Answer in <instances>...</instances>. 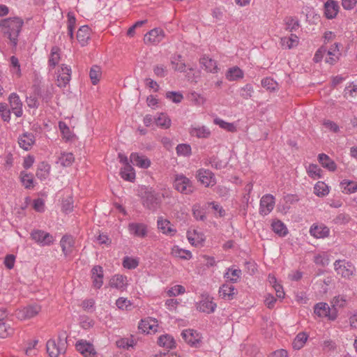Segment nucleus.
I'll return each mask as SVG.
<instances>
[{
	"label": "nucleus",
	"instance_id": "nucleus-1",
	"mask_svg": "<svg viewBox=\"0 0 357 357\" xmlns=\"http://www.w3.org/2000/svg\"><path fill=\"white\" fill-rule=\"evenodd\" d=\"M23 24V20L17 17H9L0 21L2 31L9 38L14 47H16L17 45V38Z\"/></svg>",
	"mask_w": 357,
	"mask_h": 357
},
{
	"label": "nucleus",
	"instance_id": "nucleus-2",
	"mask_svg": "<svg viewBox=\"0 0 357 357\" xmlns=\"http://www.w3.org/2000/svg\"><path fill=\"white\" fill-rule=\"evenodd\" d=\"M138 195L142 199L143 206L149 210L155 211L160 204V197L145 186L139 188Z\"/></svg>",
	"mask_w": 357,
	"mask_h": 357
},
{
	"label": "nucleus",
	"instance_id": "nucleus-3",
	"mask_svg": "<svg viewBox=\"0 0 357 357\" xmlns=\"http://www.w3.org/2000/svg\"><path fill=\"white\" fill-rule=\"evenodd\" d=\"M47 351L50 357H58L63 354L66 349L65 337H59L57 340H50L46 344Z\"/></svg>",
	"mask_w": 357,
	"mask_h": 357
},
{
	"label": "nucleus",
	"instance_id": "nucleus-4",
	"mask_svg": "<svg viewBox=\"0 0 357 357\" xmlns=\"http://www.w3.org/2000/svg\"><path fill=\"white\" fill-rule=\"evenodd\" d=\"M333 265L336 273L344 278L349 279L356 271L354 264L345 259L336 260Z\"/></svg>",
	"mask_w": 357,
	"mask_h": 357
},
{
	"label": "nucleus",
	"instance_id": "nucleus-5",
	"mask_svg": "<svg viewBox=\"0 0 357 357\" xmlns=\"http://www.w3.org/2000/svg\"><path fill=\"white\" fill-rule=\"evenodd\" d=\"M40 310V305L37 304L29 305L16 310L15 316L20 320H26L34 317Z\"/></svg>",
	"mask_w": 357,
	"mask_h": 357
},
{
	"label": "nucleus",
	"instance_id": "nucleus-6",
	"mask_svg": "<svg viewBox=\"0 0 357 357\" xmlns=\"http://www.w3.org/2000/svg\"><path fill=\"white\" fill-rule=\"evenodd\" d=\"M314 313L319 317H327L330 320H335L337 317V312L333 310L326 303L321 302L314 305Z\"/></svg>",
	"mask_w": 357,
	"mask_h": 357
},
{
	"label": "nucleus",
	"instance_id": "nucleus-7",
	"mask_svg": "<svg viewBox=\"0 0 357 357\" xmlns=\"http://www.w3.org/2000/svg\"><path fill=\"white\" fill-rule=\"evenodd\" d=\"M31 238L42 246L51 245L54 241L53 236L43 230H34L31 234Z\"/></svg>",
	"mask_w": 357,
	"mask_h": 357
},
{
	"label": "nucleus",
	"instance_id": "nucleus-8",
	"mask_svg": "<svg viewBox=\"0 0 357 357\" xmlns=\"http://www.w3.org/2000/svg\"><path fill=\"white\" fill-rule=\"evenodd\" d=\"M275 206V199L271 195H266L263 196L260 200L259 212L263 215L269 214L273 209Z\"/></svg>",
	"mask_w": 357,
	"mask_h": 357
},
{
	"label": "nucleus",
	"instance_id": "nucleus-9",
	"mask_svg": "<svg viewBox=\"0 0 357 357\" xmlns=\"http://www.w3.org/2000/svg\"><path fill=\"white\" fill-rule=\"evenodd\" d=\"M181 336L188 344L197 347L199 344L201 336L199 333L193 329H186L182 331Z\"/></svg>",
	"mask_w": 357,
	"mask_h": 357
},
{
	"label": "nucleus",
	"instance_id": "nucleus-10",
	"mask_svg": "<svg viewBox=\"0 0 357 357\" xmlns=\"http://www.w3.org/2000/svg\"><path fill=\"white\" fill-rule=\"evenodd\" d=\"M109 285L112 288L123 291L128 286L127 277L120 274L114 275L110 278Z\"/></svg>",
	"mask_w": 357,
	"mask_h": 357
},
{
	"label": "nucleus",
	"instance_id": "nucleus-11",
	"mask_svg": "<svg viewBox=\"0 0 357 357\" xmlns=\"http://www.w3.org/2000/svg\"><path fill=\"white\" fill-rule=\"evenodd\" d=\"M130 234L138 237L144 238L147 235V226L144 223L131 222L128 226Z\"/></svg>",
	"mask_w": 357,
	"mask_h": 357
},
{
	"label": "nucleus",
	"instance_id": "nucleus-12",
	"mask_svg": "<svg viewBox=\"0 0 357 357\" xmlns=\"http://www.w3.org/2000/svg\"><path fill=\"white\" fill-rule=\"evenodd\" d=\"M9 103L13 112L17 117L22 115V102L16 93H12L8 98Z\"/></svg>",
	"mask_w": 357,
	"mask_h": 357
},
{
	"label": "nucleus",
	"instance_id": "nucleus-13",
	"mask_svg": "<svg viewBox=\"0 0 357 357\" xmlns=\"http://www.w3.org/2000/svg\"><path fill=\"white\" fill-rule=\"evenodd\" d=\"M165 37L164 31L159 28H155L148 32L144 38L145 43H158Z\"/></svg>",
	"mask_w": 357,
	"mask_h": 357
},
{
	"label": "nucleus",
	"instance_id": "nucleus-14",
	"mask_svg": "<svg viewBox=\"0 0 357 357\" xmlns=\"http://www.w3.org/2000/svg\"><path fill=\"white\" fill-rule=\"evenodd\" d=\"M158 327V321L151 318L142 319L138 326L139 330L146 333L156 332Z\"/></svg>",
	"mask_w": 357,
	"mask_h": 357
},
{
	"label": "nucleus",
	"instance_id": "nucleus-15",
	"mask_svg": "<svg viewBox=\"0 0 357 357\" xmlns=\"http://www.w3.org/2000/svg\"><path fill=\"white\" fill-rule=\"evenodd\" d=\"M130 160L134 165L143 169H146L151 165V161L147 157L137 153H132Z\"/></svg>",
	"mask_w": 357,
	"mask_h": 357
},
{
	"label": "nucleus",
	"instance_id": "nucleus-16",
	"mask_svg": "<svg viewBox=\"0 0 357 357\" xmlns=\"http://www.w3.org/2000/svg\"><path fill=\"white\" fill-rule=\"evenodd\" d=\"M36 141L35 136L31 132H24L18 138V144L21 148L28 151L31 149Z\"/></svg>",
	"mask_w": 357,
	"mask_h": 357
},
{
	"label": "nucleus",
	"instance_id": "nucleus-17",
	"mask_svg": "<svg viewBox=\"0 0 357 357\" xmlns=\"http://www.w3.org/2000/svg\"><path fill=\"white\" fill-rule=\"evenodd\" d=\"M91 278L93 287L100 289L103 284V268L100 266H95L91 270Z\"/></svg>",
	"mask_w": 357,
	"mask_h": 357
},
{
	"label": "nucleus",
	"instance_id": "nucleus-18",
	"mask_svg": "<svg viewBox=\"0 0 357 357\" xmlns=\"http://www.w3.org/2000/svg\"><path fill=\"white\" fill-rule=\"evenodd\" d=\"M60 245L65 256L70 255L74 249L75 241L72 236L65 235L60 241Z\"/></svg>",
	"mask_w": 357,
	"mask_h": 357
},
{
	"label": "nucleus",
	"instance_id": "nucleus-19",
	"mask_svg": "<svg viewBox=\"0 0 357 357\" xmlns=\"http://www.w3.org/2000/svg\"><path fill=\"white\" fill-rule=\"evenodd\" d=\"M76 349L85 357H95L96 356L93 345L85 341H79L76 344Z\"/></svg>",
	"mask_w": 357,
	"mask_h": 357
},
{
	"label": "nucleus",
	"instance_id": "nucleus-20",
	"mask_svg": "<svg viewBox=\"0 0 357 357\" xmlns=\"http://www.w3.org/2000/svg\"><path fill=\"white\" fill-rule=\"evenodd\" d=\"M310 234L317 238H323L329 235V229L324 225H312L310 229Z\"/></svg>",
	"mask_w": 357,
	"mask_h": 357
},
{
	"label": "nucleus",
	"instance_id": "nucleus-21",
	"mask_svg": "<svg viewBox=\"0 0 357 357\" xmlns=\"http://www.w3.org/2000/svg\"><path fill=\"white\" fill-rule=\"evenodd\" d=\"M157 225L158 229L166 235L172 236L176 232V230L171 227L170 222L167 219H164L162 217L158 218Z\"/></svg>",
	"mask_w": 357,
	"mask_h": 357
},
{
	"label": "nucleus",
	"instance_id": "nucleus-22",
	"mask_svg": "<svg viewBox=\"0 0 357 357\" xmlns=\"http://www.w3.org/2000/svg\"><path fill=\"white\" fill-rule=\"evenodd\" d=\"M338 8L339 6L335 1H326L324 4V14L326 18H335L338 13Z\"/></svg>",
	"mask_w": 357,
	"mask_h": 357
},
{
	"label": "nucleus",
	"instance_id": "nucleus-23",
	"mask_svg": "<svg viewBox=\"0 0 357 357\" xmlns=\"http://www.w3.org/2000/svg\"><path fill=\"white\" fill-rule=\"evenodd\" d=\"M158 344L166 349H172L176 347L174 338L169 334L162 335L158 337Z\"/></svg>",
	"mask_w": 357,
	"mask_h": 357
},
{
	"label": "nucleus",
	"instance_id": "nucleus-24",
	"mask_svg": "<svg viewBox=\"0 0 357 357\" xmlns=\"http://www.w3.org/2000/svg\"><path fill=\"white\" fill-rule=\"evenodd\" d=\"M236 293V291L234 285L230 284H224L220 287L219 289L220 296L225 300L229 301L233 299Z\"/></svg>",
	"mask_w": 357,
	"mask_h": 357
},
{
	"label": "nucleus",
	"instance_id": "nucleus-25",
	"mask_svg": "<svg viewBox=\"0 0 357 357\" xmlns=\"http://www.w3.org/2000/svg\"><path fill=\"white\" fill-rule=\"evenodd\" d=\"M174 187L176 190L184 194H188L193 190L190 180H174Z\"/></svg>",
	"mask_w": 357,
	"mask_h": 357
},
{
	"label": "nucleus",
	"instance_id": "nucleus-26",
	"mask_svg": "<svg viewBox=\"0 0 357 357\" xmlns=\"http://www.w3.org/2000/svg\"><path fill=\"white\" fill-rule=\"evenodd\" d=\"M318 160L323 167L328 169L331 172H334L337 168L334 160L325 153L319 154Z\"/></svg>",
	"mask_w": 357,
	"mask_h": 357
},
{
	"label": "nucleus",
	"instance_id": "nucleus-27",
	"mask_svg": "<svg viewBox=\"0 0 357 357\" xmlns=\"http://www.w3.org/2000/svg\"><path fill=\"white\" fill-rule=\"evenodd\" d=\"M90 29L88 26H82L78 29L77 39L82 46H84L87 44L90 38Z\"/></svg>",
	"mask_w": 357,
	"mask_h": 357
},
{
	"label": "nucleus",
	"instance_id": "nucleus-28",
	"mask_svg": "<svg viewBox=\"0 0 357 357\" xmlns=\"http://www.w3.org/2000/svg\"><path fill=\"white\" fill-rule=\"evenodd\" d=\"M340 186L344 193L351 194L357 191V182L354 180H343Z\"/></svg>",
	"mask_w": 357,
	"mask_h": 357
},
{
	"label": "nucleus",
	"instance_id": "nucleus-29",
	"mask_svg": "<svg viewBox=\"0 0 357 357\" xmlns=\"http://www.w3.org/2000/svg\"><path fill=\"white\" fill-rule=\"evenodd\" d=\"M273 231L281 237L287 236L288 229L286 225L280 220H274L271 224Z\"/></svg>",
	"mask_w": 357,
	"mask_h": 357
},
{
	"label": "nucleus",
	"instance_id": "nucleus-30",
	"mask_svg": "<svg viewBox=\"0 0 357 357\" xmlns=\"http://www.w3.org/2000/svg\"><path fill=\"white\" fill-rule=\"evenodd\" d=\"M244 73L243 70L237 66L230 68L227 73L226 78L229 81H236L243 77Z\"/></svg>",
	"mask_w": 357,
	"mask_h": 357
},
{
	"label": "nucleus",
	"instance_id": "nucleus-31",
	"mask_svg": "<svg viewBox=\"0 0 357 357\" xmlns=\"http://www.w3.org/2000/svg\"><path fill=\"white\" fill-rule=\"evenodd\" d=\"M60 52L61 50L59 47L54 46L52 47L48 60V64L52 68H55L59 63L60 61Z\"/></svg>",
	"mask_w": 357,
	"mask_h": 357
},
{
	"label": "nucleus",
	"instance_id": "nucleus-32",
	"mask_svg": "<svg viewBox=\"0 0 357 357\" xmlns=\"http://www.w3.org/2000/svg\"><path fill=\"white\" fill-rule=\"evenodd\" d=\"M241 271L234 268H229L224 274V278L227 281L235 283L241 278Z\"/></svg>",
	"mask_w": 357,
	"mask_h": 357
},
{
	"label": "nucleus",
	"instance_id": "nucleus-33",
	"mask_svg": "<svg viewBox=\"0 0 357 357\" xmlns=\"http://www.w3.org/2000/svg\"><path fill=\"white\" fill-rule=\"evenodd\" d=\"M217 307L216 303L213 301V298L208 296L204 297L202 295V312L208 314L213 312Z\"/></svg>",
	"mask_w": 357,
	"mask_h": 357
},
{
	"label": "nucleus",
	"instance_id": "nucleus-34",
	"mask_svg": "<svg viewBox=\"0 0 357 357\" xmlns=\"http://www.w3.org/2000/svg\"><path fill=\"white\" fill-rule=\"evenodd\" d=\"M171 254L174 257L183 259H190L192 257V254L189 250L180 248L177 245L173 246L172 248Z\"/></svg>",
	"mask_w": 357,
	"mask_h": 357
},
{
	"label": "nucleus",
	"instance_id": "nucleus-35",
	"mask_svg": "<svg viewBox=\"0 0 357 357\" xmlns=\"http://www.w3.org/2000/svg\"><path fill=\"white\" fill-rule=\"evenodd\" d=\"M308 335L306 333H299L294 338L292 342V347L296 350L303 348L307 340Z\"/></svg>",
	"mask_w": 357,
	"mask_h": 357
},
{
	"label": "nucleus",
	"instance_id": "nucleus-36",
	"mask_svg": "<svg viewBox=\"0 0 357 357\" xmlns=\"http://www.w3.org/2000/svg\"><path fill=\"white\" fill-rule=\"evenodd\" d=\"M187 238L189 243L192 245L197 246L201 243V234L195 229H190L188 231Z\"/></svg>",
	"mask_w": 357,
	"mask_h": 357
},
{
	"label": "nucleus",
	"instance_id": "nucleus-37",
	"mask_svg": "<svg viewBox=\"0 0 357 357\" xmlns=\"http://www.w3.org/2000/svg\"><path fill=\"white\" fill-rule=\"evenodd\" d=\"M202 66H204L205 70L210 73H216L218 66L216 61L208 56H202Z\"/></svg>",
	"mask_w": 357,
	"mask_h": 357
},
{
	"label": "nucleus",
	"instance_id": "nucleus-38",
	"mask_svg": "<svg viewBox=\"0 0 357 357\" xmlns=\"http://www.w3.org/2000/svg\"><path fill=\"white\" fill-rule=\"evenodd\" d=\"M347 305V298L345 296L338 295L335 296L331 301V305L333 307V310H336L337 312V309L343 308Z\"/></svg>",
	"mask_w": 357,
	"mask_h": 357
},
{
	"label": "nucleus",
	"instance_id": "nucleus-39",
	"mask_svg": "<svg viewBox=\"0 0 357 357\" xmlns=\"http://www.w3.org/2000/svg\"><path fill=\"white\" fill-rule=\"evenodd\" d=\"M213 122L215 125L219 126L221 128L231 132H234L236 131V127L233 123H228L225 121L224 120L220 119V118H215L213 120Z\"/></svg>",
	"mask_w": 357,
	"mask_h": 357
},
{
	"label": "nucleus",
	"instance_id": "nucleus-40",
	"mask_svg": "<svg viewBox=\"0 0 357 357\" xmlns=\"http://www.w3.org/2000/svg\"><path fill=\"white\" fill-rule=\"evenodd\" d=\"M314 193L319 197H323L328 194L329 187L323 181H318L314 185Z\"/></svg>",
	"mask_w": 357,
	"mask_h": 357
},
{
	"label": "nucleus",
	"instance_id": "nucleus-41",
	"mask_svg": "<svg viewBox=\"0 0 357 357\" xmlns=\"http://www.w3.org/2000/svg\"><path fill=\"white\" fill-rule=\"evenodd\" d=\"M101 68L98 66H93L89 72V77L93 85L98 84L101 77Z\"/></svg>",
	"mask_w": 357,
	"mask_h": 357
},
{
	"label": "nucleus",
	"instance_id": "nucleus-42",
	"mask_svg": "<svg viewBox=\"0 0 357 357\" xmlns=\"http://www.w3.org/2000/svg\"><path fill=\"white\" fill-rule=\"evenodd\" d=\"M154 121L158 126L162 128H168L171 125L170 119L163 113H161L158 117L155 118Z\"/></svg>",
	"mask_w": 357,
	"mask_h": 357
},
{
	"label": "nucleus",
	"instance_id": "nucleus-43",
	"mask_svg": "<svg viewBox=\"0 0 357 357\" xmlns=\"http://www.w3.org/2000/svg\"><path fill=\"white\" fill-rule=\"evenodd\" d=\"M122 178H135V172L134 168L130 164H126L121 170Z\"/></svg>",
	"mask_w": 357,
	"mask_h": 357
},
{
	"label": "nucleus",
	"instance_id": "nucleus-44",
	"mask_svg": "<svg viewBox=\"0 0 357 357\" xmlns=\"http://www.w3.org/2000/svg\"><path fill=\"white\" fill-rule=\"evenodd\" d=\"M176 151L178 156L188 157L191 154V147L188 144H179L176 147Z\"/></svg>",
	"mask_w": 357,
	"mask_h": 357
},
{
	"label": "nucleus",
	"instance_id": "nucleus-45",
	"mask_svg": "<svg viewBox=\"0 0 357 357\" xmlns=\"http://www.w3.org/2000/svg\"><path fill=\"white\" fill-rule=\"evenodd\" d=\"M50 166L48 164L42 162L38 165L36 171L38 178H45L49 176Z\"/></svg>",
	"mask_w": 357,
	"mask_h": 357
},
{
	"label": "nucleus",
	"instance_id": "nucleus-46",
	"mask_svg": "<svg viewBox=\"0 0 357 357\" xmlns=\"http://www.w3.org/2000/svg\"><path fill=\"white\" fill-rule=\"evenodd\" d=\"M171 63L175 70L180 72H184L185 70L186 66L181 60V56L180 55H178L176 57H174L172 59Z\"/></svg>",
	"mask_w": 357,
	"mask_h": 357
},
{
	"label": "nucleus",
	"instance_id": "nucleus-47",
	"mask_svg": "<svg viewBox=\"0 0 357 357\" xmlns=\"http://www.w3.org/2000/svg\"><path fill=\"white\" fill-rule=\"evenodd\" d=\"M307 172L310 177L317 176L319 178H321L323 176V171L317 165H310L307 168Z\"/></svg>",
	"mask_w": 357,
	"mask_h": 357
},
{
	"label": "nucleus",
	"instance_id": "nucleus-48",
	"mask_svg": "<svg viewBox=\"0 0 357 357\" xmlns=\"http://www.w3.org/2000/svg\"><path fill=\"white\" fill-rule=\"evenodd\" d=\"M138 264L139 261L135 258L125 257L123 259V266L128 269H135Z\"/></svg>",
	"mask_w": 357,
	"mask_h": 357
},
{
	"label": "nucleus",
	"instance_id": "nucleus-49",
	"mask_svg": "<svg viewBox=\"0 0 357 357\" xmlns=\"http://www.w3.org/2000/svg\"><path fill=\"white\" fill-rule=\"evenodd\" d=\"M254 92L253 87L251 84H247L241 89V96L244 99H249L252 97V93Z\"/></svg>",
	"mask_w": 357,
	"mask_h": 357
},
{
	"label": "nucleus",
	"instance_id": "nucleus-50",
	"mask_svg": "<svg viewBox=\"0 0 357 357\" xmlns=\"http://www.w3.org/2000/svg\"><path fill=\"white\" fill-rule=\"evenodd\" d=\"M185 289L184 287H183L182 285H175V286L171 287L167 291V294L169 297H172V296H176L180 294H183L185 293Z\"/></svg>",
	"mask_w": 357,
	"mask_h": 357
},
{
	"label": "nucleus",
	"instance_id": "nucleus-51",
	"mask_svg": "<svg viewBox=\"0 0 357 357\" xmlns=\"http://www.w3.org/2000/svg\"><path fill=\"white\" fill-rule=\"evenodd\" d=\"M60 162L63 166H69L74 161V156L71 153H63L59 158Z\"/></svg>",
	"mask_w": 357,
	"mask_h": 357
},
{
	"label": "nucleus",
	"instance_id": "nucleus-52",
	"mask_svg": "<svg viewBox=\"0 0 357 357\" xmlns=\"http://www.w3.org/2000/svg\"><path fill=\"white\" fill-rule=\"evenodd\" d=\"M261 85L267 90L274 91L277 86V82L270 77L264 78L261 80Z\"/></svg>",
	"mask_w": 357,
	"mask_h": 357
},
{
	"label": "nucleus",
	"instance_id": "nucleus-53",
	"mask_svg": "<svg viewBox=\"0 0 357 357\" xmlns=\"http://www.w3.org/2000/svg\"><path fill=\"white\" fill-rule=\"evenodd\" d=\"M132 303L130 301L126 298L120 297L116 301V305L121 310H128V307L131 306Z\"/></svg>",
	"mask_w": 357,
	"mask_h": 357
},
{
	"label": "nucleus",
	"instance_id": "nucleus-54",
	"mask_svg": "<svg viewBox=\"0 0 357 357\" xmlns=\"http://www.w3.org/2000/svg\"><path fill=\"white\" fill-rule=\"evenodd\" d=\"M0 114L4 121L8 122L10 119V112L6 103H0Z\"/></svg>",
	"mask_w": 357,
	"mask_h": 357
},
{
	"label": "nucleus",
	"instance_id": "nucleus-55",
	"mask_svg": "<svg viewBox=\"0 0 357 357\" xmlns=\"http://www.w3.org/2000/svg\"><path fill=\"white\" fill-rule=\"evenodd\" d=\"M154 74L158 77H164L167 75V70L164 65H156L153 67Z\"/></svg>",
	"mask_w": 357,
	"mask_h": 357
},
{
	"label": "nucleus",
	"instance_id": "nucleus-56",
	"mask_svg": "<svg viewBox=\"0 0 357 357\" xmlns=\"http://www.w3.org/2000/svg\"><path fill=\"white\" fill-rule=\"evenodd\" d=\"M180 304V300L176 298H169L165 301V305L169 311H174Z\"/></svg>",
	"mask_w": 357,
	"mask_h": 357
},
{
	"label": "nucleus",
	"instance_id": "nucleus-57",
	"mask_svg": "<svg viewBox=\"0 0 357 357\" xmlns=\"http://www.w3.org/2000/svg\"><path fill=\"white\" fill-rule=\"evenodd\" d=\"M166 97L175 103L181 102L183 99L181 93L175 91H169L166 93Z\"/></svg>",
	"mask_w": 357,
	"mask_h": 357
},
{
	"label": "nucleus",
	"instance_id": "nucleus-58",
	"mask_svg": "<svg viewBox=\"0 0 357 357\" xmlns=\"http://www.w3.org/2000/svg\"><path fill=\"white\" fill-rule=\"evenodd\" d=\"M287 29L290 31H295L298 29L299 24L296 19L288 17L286 19Z\"/></svg>",
	"mask_w": 357,
	"mask_h": 357
},
{
	"label": "nucleus",
	"instance_id": "nucleus-59",
	"mask_svg": "<svg viewBox=\"0 0 357 357\" xmlns=\"http://www.w3.org/2000/svg\"><path fill=\"white\" fill-rule=\"evenodd\" d=\"M314 261L317 265L326 266L329 264V259L325 255H318L314 257Z\"/></svg>",
	"mask_w": 357,
	"mask_h": 357
},
{
	"label": "nucleus",
	"instance_id": "nucleus-60",
	"mask_svg": "<svg viewBox=\"0 0 357 357\" xmlns=\"http://www.w3.org/2000/svg\"><path fill=\"white\" fill-rule=\"evenodd\" d=\"M70 74L66 73V75H60L58 77V86L60 87H65L70 80Z\"/></svg>",
	"mask_w": 357,
	"mask_h": 357
},
{
	"label": "nucleus",
	"instance_id": "nucleus-61",
	"mask_svg": "<svg viewBox=\"0 0 357 357\" xmlns=\"http://www.w3.org/2000/svg\"><path fill=\"white\" fill-rule=\"evenodd\" d=\"M116 344L119 347H123L128 349L130 347H132L134 346V341L132 340L123 338L117 341Z\"/></svg>",
	"mask_w": 357,
	"mask_h": 357
},
{
	"label": "nucleus",
	"instance_id": "nucleus-62",
	"mask_svg": "<svg viewBox=\"0 0 357 357\" xmlns=\"http://www.w3.org/2000/svg\"><path fill=\"white\" fill-rule=\"evenodd\" d=\"M208 207L211 206V208L216 213H218L220 217H222L225 215V211L220 206L219 204H215V202H209L207 204Z\"/></svg>",
	"mask_w": 357,
	"mask_h": 357
},
{
	"label": "nucleus",
	"instance_id": "nucleus-63",
	"mask_svg": "<svg viewBox=\"0 0 357 357\" xmlns=\"http://www.w3.org/2000/svg\"><path fill=\"white\" fill-rule=\"evenodd\" d=\"M10 65L12 67H13L16 70L15 73L18 76L21 75V68H20V64L19 62L18 59L15 56H12L10 58Z\"/></svg>",
	"mask_w": 357,
	"mask_h": 357
},
{
	"label": "nucleus",
	"instance_id": "nucleus-64",
	"mask_svg": "<svg viewBox=\"0 0 357 357\" xmlns=\"http://www.w3.org/2000/svg\"><path fill=\"white\" fill-rule=\"evenodd\" d=\"M26 102L28 107L30 108H38L39 106L38 100L35 96L26 97Z\"/></svg>",
	"mask_w": 357,
	"mask_h": 357
}]
</instances>
